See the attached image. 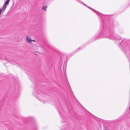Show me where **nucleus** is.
<instances>
[{"mask_svg": "<svg viewBox=\"0 0 130 130\" xmlns=\"http://www.w3.org/2000/svg\"><path fill=\"white\" fill-rule=\"evenodd\" d=\"M104 31H105V30H103V31H102V32H103Z\"/></svg>", "mask_w": 130, "mask_h": 130, "instance_id": "1a4fd4ad", "label": "nucleus"}, {"mask_svg": "<svg viewBox=\"0 0 130 130\" xmlns=\"http://www.w3.org/2000/svg\"><path fill=\"white\" fill-rule=\"evenodd\" d=\"M87 7H88V8H90V9H91V10H94L93 9H92V8H90V7H88V6H87Z\"/></svg>", "mask_w": 130, "mask_h": 130, "instance_id": "6e6552de", "label": "nucleus"}, {"mask_svg": "<svg viewBox=\"0 0 130 130\" xmlns=\"http://www.w3.org/2000/svg\"><path fill=\"white\" fill-rule=\"evenodd\" d=\"M106 38L112 40H120L121 39V38L120 36H119L118 34L117 35H110V36H107Z\"/></svg>", "mask_w": 130, "mask_h": 130, "instance_id": "f257e3e1", "label": "nucleus"}, {"mask_svg": "<svg viewBox=\"0 0 130 130\" xmlns=\"http://www.w3.org/2000/svg\"><path fill=\"white\" fill-rule=\"evenodd\" d=\"M9 1H8V0H7V1H6V2H5V5H7V4H8L9 2Z\"/></svg>", "mask_w": 130, "mask_h": 130, "instance_id": "423d86ee", "label": "nucleus"}, {"mask_svg": "<svg viewBox=\"0 0 130 130\" xmlns=\"http://www.w3.org/2000/svg\"><path fill=\"white\" fill-rule=\"evenodd\" d=\"M8 0V1H10V0Z\"/></svg>", "mask_w": 130, "mask_h": 130, "instance_id": "9d476101", "label": "nucleus"}, {"mask_svg": "<svg viewBox=\"0 0 130 130\" xmlns=\"http://www.w3.org/2000/svg\"><path fill=\"white\" fill-rule=\"evenodd\" d=\"M105 130H107V129H106Z\"/></svg>", "mask_w": 130, "mask_h": 130, "instance_id": "9b49d317", "label": "nucleus"}, {"mask_svg": "<svg viewBox=\"0 0 130 130\" xmlns=\"http://www.w3.org/2000/svg\"><path fill=\"white\" fill-rule=\"evenodd\" d=\"M31 38L29 36H26V40L27 42L31 43V41L35 42L34 40H31Z\"/></svg>", "mask_w": 130, "mask_h": 130, "instance_id": "7ed1b4c3", "label": "nucleus"}, {"mask_svg": "<svg viewBox=\"0 0 130 130\" xmlns=\"http://www.w3.org/2000/svg\"><path fill=\"white\" fill-rule=\"evenodd\" d=\"M81 3H82L84 5V6H86V5L85 4L83 3V2H81Z\"/></svg>", "mask_w": 130, "mask_h": 130, "instance_id": "0eeeda50", "label": "nucleus"}, {"mask_svg": "<svg viewBox=\"0 0 130 130\" xmlns=\"http://www.w3.org/2000/svg\"><path fill=\"white\" fill-rule=\"evenodd\" d=\"M37 97L38 99L40 101H43L45 99V96L42 93L38 94Z\"/></svg>", "mask_w": 130, "mask_h": 130, "instance_id": "f03ea898", "label": "nucleus"}, {"mask_svg": "<svg viewBox=\"0 0 130 130\" xmlns=\"http://www.w3.org/2000/svg\"><path fill=\"white\" fill-rule=\"evenodd\" d=\"M7 5H5V4H4L3 5V8H4V10L6 8V6Z\"/></svg>", "mask_w": 130, "mask_h": 130, "instance_id": "39448f33", "label": "nucleus"}, {"mask_svg": "<svg viewBox=\"0 0 130 130\" xmlns=\"http://www.w3.org/2000/svg\"><path fill=\"white\" fill-rule=\"evenodd\" d=\"M47 8L46 6H44L42 7V9L45 11H46Z\"/></svg>", "mask_w": 130, "mask_h": 130, "instance_id": "20e7f679", "label": "nucleus"}]
</instances>
